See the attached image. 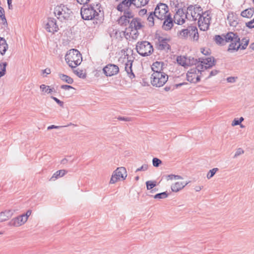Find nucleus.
<instances>
[{"label": "nucleus", "instance_id": "56", "mask_svg": "<svg viewBox=\"0 0 254 254\" xmlns=\"http://www.w3.org/2000/svg\"><path fill=\"white\" fill-rule=\"evenodd\" d=\"M241 124V123L239 122L238 119H235L232 123V126H235L237 125H239Z\"/></svg>", "mask_w": 254, "mask_h": 254}, {"label": "nucleus", "instance_id": "44", "mask_svg": "<svg viewBox=\"0 0 254 254\" xmlns=\"http://www.w3.org/2000/svg\"><path fill=\"white\" fill-rule=\"evenodd\" d=\"M162 163L161 160L157 158H154L152 160V164L154 167H157Z\"/></svg>", "mask_w": 254, "mask_h": 254}, {"label": "nucleus", "instance_id": "20", "mask_svg": "<svg viewBox=\"0 0 254 254\" xmlns=\"http://www.w3.org/2000/svg\"><path fill=\"white\" fill-rule=\"evenodd\" d=\"M157 48L160 50H169L170 48V46L168 44V40L162 37H159Z\"/></svg>", "mask_w": 254, "mask_h": 254}, {"label": "nucleus", "instance_id": "58", "mask_svg": "<svg viewBox=\"0 0 254 254\" xmlns=\"http://www.w3.org/2000/svg\"><path fill=\"white\" fill-rule=\"evenodd\" d=\"M76 1L80 4H87L90 0H76Z\"/></svg>", "mask_w": 254, "mask_h": 254}, {"label": "nucleus", "instance_id": "35", "mask_svg": "<svg viewBox=\"0 0 254 254\" xmlns=\"http://www.w3.org/2000/svg\"><path fill=\"white\" fill-rule=\"evenodd\" d=\"M224 35H222V36H220V35H216L215 37V42L216 43L218 44V45H224L226 44V41H225V40H226V39L225 38V37H224Z\"/></svg>", "mask_w": 254, "mask_h": 254}, {"label": "nucleus", "instance_id": "31", "mask_svg": "<svg viewBox=\"0 0 254 254\" xmlns=\"http://www.w3.org/2000/svg\"><path fill=\"white\" fill-rule=\"evenodd\" d=\"M126 32L127 33V35H128L129 37L132 39H136L139 35L138 30L134 29H130V30L128 31L127 28Z\"/></svg>", "mask_w": 254, "mask_h": 254}, {"label": "nucleus", "instance_id": "6", "mask_svg": "<svg viewBox=\"0 0 254 254\" xmlns=\"http://www.w3.org/2000/svg\"><path fill=\"white\" fill-rule=\"evenodd\" d=\"M137 52L143 57L150 55L153 52L152 45L148 41L138 42L136 45Z\"/></svg>", "mask_w": 254, "mask_h": 254}, {"label": "nucleus", "instance_id": "51", "mask_svg": "<svg viewBox=\"0 0 254 254\" xmlns=\"http://www.w3.org/2000/svg\"><path fill=\"white\" fill-rule=\"evenodd\" d=\"M201 52L205 56L209 55L210 54V50L209 49H201Z\"/></svg>", "mask_w": 254, "mask_h": 254}, {"label": "nucleus", "instance_id": "40", "mask_svg": "<svg viewBox=\"0 0 254 254\" xmlns=\"http://www.w3.org/2000/svg\"><path fill=\"white\" fill-rule=\"evenodd\" d=\"M168 194L166 192H163L161 193H159L156 194H155L153 197L155 199H164L168 197Z\"/></svg>", "mask_w": 254, "mask_h": 254}, {"label": "nucleus", "instance_id": "32", "mask_svg": "<svg viewBox=\"0 0 254 254\" xmlns=\"http://www.w3.org/2000/svg\"><path fill=\"white\" fill-rule=\"evenodd\" d=\"M59 78L63 81L68 83L72 84L73 82V79L70 76L63 73H59Z\"/></svg>", "mask_w": 254, "mask_h": 254}, {"label": "nucleus", "instance_id": "28", "mask_svg": "<svg viewBox=\"0 0 254 254\" xmlns=\"http://www.w3.org/2000/svg\"><path fill=\"white\" fill-rule=\"evenodd\" d=\"M67 173L65 170H60L56 171L50 179V181H54L59 178L62 177L64 176Z\"/></svg>", "mask_w": 254, "mask_h": 254}, {"label": "nucleus", "instance_id": "36", "mask_svg": "<svg viewBox=\"0 0 254 254\" xmlns=\"http://www.w3.org/2000/svg\"><path fill=\"white\" fill-rule=\"evenodd\" d=\"M0 24L2 25V28L7 27L8 24L4 15V11H2V10H0Z\"/></svg>", "mask_w": 254, "mask_h": 254}, {"label": "nucleus", "instance_id": "24", "mask_svg": "<svg viewBox=\"0 0 254 254\" xmlns=\"http://www.w3.org/2000/svg\"><path fill=\"white\" fill-rule=\"evenodd\" d=\"M177 62L180 65L184 67H187L193 64V62L190 63V59H187L184 56H178L177 58Z\"/></svg>", "mask_w": 254, "mask_h": 254}, {"label": "nucleus", "instance_id": "38", "mask_svg": "<svg viewBox=\"0 0 254 254\" xmlns=\"http://www.w3.org/2000/svg\"><path fill=\"white\" fill-rule=\"evenodd\" d=\"M6 66L7 63L6 62L0 63V78L5 74Z\"/></svg>", "mask_w": 254, "mask_h": 254}, {"label": "nucleus", "instance_id": "54", "mask_svg": "<svg viewBox=\"0 0 254 254\" xmlns=\"http://www.w3.org/2000/svg\"><path fill=\"white\" fill-rule=\"evenodd\" d=\"M218 73V70H213L209 72L208 77L210 78L211 76H214V75H216Z\"/></svg>", "mask_w": 254, "mask_h": 254}, {"label": "nucleus", "instance_id": "15", "mask_svg": "<svg viewBox=\"0 0 254 254\" xmlns=\"http://www.w3.org/2000/svg\"><path fill=\"white\" fill-rule=\"evenodd\" d=\"M188 19L187 13H185L182 9H179L174 16V23L178 25H182L185 22V19Z\"/></svg>", "mask_w": 254, "mask_h": 254}, {"label": "nucleus", "instance_id": "23", "mask_svg": "<svg viewBox=\"0 0 254 254\" xmlns=\"http://www.w3.org/2000/svg\"><path fill=\"white\" fill-rule=\"evenodd\" d=\"M132 19L128 28V31L130 30V29H134L137 30L140 29L142 27L140 20L137 18Z\"/></svg>", "mask_w": 254, "mask_h": 254}, {"label": "nucleus", "instance_id": "26", "mask_svg": "<svg viewBox=\"0 0 254 254\" xmlns=\"http://www.w3.org/2000/svg\"><path fill=\"white\" fill-rule=\"evenodd\" d=\"M8 48V45L5 39L0 37V54L3 56Z\"/></svg>", "mask_w": 254, "mask_h": 254}, {"label": "nucleus", "instance_id": "7", "mask_svg": "<svg viewBox=\"0 0 254 254\" xmlns=\"http://www.w3.org/2000/svg\"><path fill=\"white\" fill-rule=\"evenodd\" d=\"M168 75L165 72L152 73L151 76V83L153 86L160 87L167 81Z\"/></svg>", "mask_w": 254, "mask_h": 254}, {"label": "nucleus", "instance_id": "60", "mask_svg": "<svg viewBox=\"0 0 254 254\" xmlns=\"http://www.w3.org/2000/svg\"><path fill=\"white\" fill-rule=\"evenodd\" d=\"M227 80L228 82H234L235 81V79L234 77H229L227 78Z\"/></svg>", "mask_w": 254, "mask_h": 254}, {"label": "nucleus", "instance_id": "21", "mask_svg": "<svg viewBox=\"0 0 254 254\" xmlns=\"http://www.w3.org/2000/svg\"><path fill=\"white\" fill-rule=\"evenodd\" d=\"M162 25V28L166 31L171 30L174 26V20L171 17V14L170 16H167L164 19Z\"/></svg>", "mask_w": 254, "mask_h": 254}, {"label": "nucleus", "instance_id": "30", "mask_svg": "<svg viewBox=\"0 0 254 254\" xmlns=\"http://www.w3.org/2000/svg\"><path fill=\"white\" fill-rule=\"evenodd\" d=\"M40 89L43 94H50L54 91L53 88L45 84H41L40 86Z\"/></svg>", "mask_w": 254, "mask_h": 254}, {"label": "nucleus", "instance_id": "57", "mask_svg": "<svg viewBox=\"0 0 254 254\" xmlns=\"http://www.w3.org/2000/svg\"><path fill=\"white\" fill-rule=\"evenodd\" d=\"M118 120L120 121L129 122L131 121V118L129 117H119L118 118Z\"/></svg>", "mask_w": 254, "mask_h": 254}, {"label": "nucleus", "instance_id": "17", "mask_svg": "<svg viewBox=\"0 0 254 254\" xmlns=\"http://www.w3.org/2000/svg\"><path fill=\"white\" fill-rule=\"evenodd\" d=\"M124 14L118 20V23L121 26H127L130 19L133 18L134 15L132 11L123 12Z\"/></svg>", "mask_w": 254, "mask_h": 254}, {"label": "nucleus", "instance_id": "47", "mask_svg": "<svg viewBox=\"0 0 254 254\" xmlns=\"http://www.w3.org/2000/svg\"><path fill=\"white\" fill-rule=\"evenodd\" d=\"M71 125L75 126L74 124H72V123H70V124H69L67 126H55V125H52V126H49L48 127L47 129L48 130H49V129H53V128H59L62 127H68V126H71Z\"/></svg>", "mask_w": 254, "mask_h": 254}, {"label": "nucleus", "instance_id": "10", "mask_svg": "<svg viewBox=\"0 0 254 254\" xmlns=\"http://www.w3.org/2000/svg\"><path fill=\"white\" fill-rule=\"evenodd\" d=\"M127 177V172L125 167H119L115 170L110 180V184H114L121 179L125 180Z\"/></svg>", "mask_w": 254, "mask_h": 254}, {"label": "nucleus", "instance_id": "43", "mask_svg": "<svg viewBox=\"0 0 254 254\" xmlns=\"http://www.w3.org/2000/svg\"><path fill=\"white\" fill-rule=\"evenodd\" d=\"M189 33V30L188 29H182L180 31L179 34L180 36L183 38H186L188 36Z\"/></svg>", "mask_w": 254, "mask_h": 254}, {"label": "nucleus", "instance_id": "42", "mask_svg": "<svg viewBox=\"0 0 254 254\" xmlns=\"http://www.w3.org/2000/svg\"><path fill=\"white\" fill-rule=\"evenodd\" d=\"M249 40L246 38H244L242 40V43H240V48L242 50H245L246 49L248 44H249Z\"/></svg>", "mask_w": 254, "mask_h": 254}, {"label": "nucleus", "instance_id": "41", "mask_svg": "<svg viewBox=\"0 0 254 254\" xmlns=\"http://www.w3.org/2000/svg\"><path fill=\"white\" fill-rule=\"evenodd\" d=\"M218 171V168H214L209 170L206 175L207 178L208 179H210V178H211Z\"/></svg>", "mask_w": 254, "mask_h": 254}, {"label": "nucleus", "instance_id": "33", "mask_svg": "<svg viewBox=\"0 0 254 254\" xmlns=\"http://www.w3.org/2000/svg\"><path fill=\"white\" fill-rule=\"evenodd\" d=\"M146 189L147 190H151L150 192L153 193L157 191V189L152 190L154 187L156 186V182L155 181H148L146 182Z\"/></svg>", "mask_w": 254, "mask_h": 254}, {"label": "nucleus", "instance_id": "18", "mask_svg": "<svg viewBox=\"0 0 254 254\" xmlns=\"http://www.w3.org/2000/svg\"><path fill=\"white\" fill-rule=\"evenodd\" d=\"M131 4V0H121L117 6V9L120 12L132 11L130 8Z\"/></svg>", "mask_w": 254, "mask_h": 254}, {"label": "nucleus", "instance_id": "62", "mask_svg": "<svg viewBox=\"0 0 254 254\" xmlns=\"http://www.w3.org/2000/svg\"><path fill=\"white\" fill-rule=\"evenodd\" d=\"M8 7L9 9H12V2H8Z\"/></svg>", "mask_w": 254, "mask_h": 254}, {"label": "nucleus", "instance_id": "59", "mask_svg": "<svg viewBox=\"0 0 254 254\" xmlns=\"http://www.w3.org/2000/svg\"><path fill=\"white\" fill-rule=\"evenodd\" d=\"M51 72V69H50V68H47L42 70V73L43 74L46 73L47 75L50 74Z\"/></svg>", "mask_w": 254, "mask_h": 254}, {"label": "nucleus", "instance_id": "1", "mask_svg": "<svg viewBox=\"0 0 254 254\" xmlns=\"http://www.w3.org/2000/svg\"><path fill=\"white\" fill-rule=\"evenodd\" d=\"M199 62L196 67L190 69L187 73L188 81L191 83H197L200 80L201 72L212 67L215 64L214 57H210L205 59H199Z\"/></svg>", "mask_w": 254, "mask_h": 254}, {"label": "nucleus", "instance_id": "27", "mask_svg": "<svg viewBox=\"0 0 254 254\" xmlns=\"http://www.w3.org/2000/svg\"><path fill=\"white\" fill-rule=\"evenodd\" d=\"M163 63L159 62L154 63L151 66V68L153 71L152 73H155L156 72H164L163 71Z\"/></svg>", "mask_w": 254, "mask_h": 254}, {"label": "nucleus", "instance_id": "50", "mask_svg": "<svg viewBox=\"0 0 254 254\" xmlns=\"http://www.w3.org/2000/svg\"><path fill=\"white\" fill-rule=\"evenodd\" d=\"M246 25L248 27L250 28H254V18H253L251 21L246 22Z\"/></svg>", "mask_w": 254, "mask_h": 254}, {"label": "nucleus", "instance_id": "14", "mask_svg": "<svg viewBox=\"0 0 254 254\" xmlns=\"http://www.w3.org/2000/svg\"><path fill=\"white\" fill-rule=\"evenodd\" d=\"M27 221L24 216L21 214L11 219L8 225L11 227H18L23 225Z\"/></svg>", "mask_w": 254, "mask_h": 254}, {"label": "nucleus", "instance_id": "48", "mask_svg": "<svg viewBox=\"0 0 254 254\" xmlns=\"http://www.w3.org/2000/svg\"><path fill=\"white\" fill-rule=\"evenodd\" d=\"M51 98L53 99L58 104H59L60 106L63 107L64 102L63 101H61L59 99L54 96H51Z\"/></svg>", "mask_w": 254, "mask_h": 254}, {"label": "nucleus", "instance_id": "39", "mask_svg": "<svg viewBox=\"0 0 254 254\" xmlns=\"http://www.w3.org/2000/svg\"><path fill=\"white\" fill-rule=\"evenodd\" d=\"M155 16L153 12H150L149 16L147 17V20L149 22V25L153 26L154 25V18Z\"/></svg>", "mask_w": 254, "mask_h": 254}, {"label": "nucleus", "instance_id": "49", "mask_svg": "<svg viewBox=\"0 0 254 254\" xmlns=\"http://www.w3.org/2000/svg\"><path fill=\"white\" fill-rule=\"evenodd\" d=\"M244 153V150L241 148H239L237 150L236 152H235V154L234 155V158H236L238 156L243 154Z\"/></svg>", "mask_w": 254, "mask_h": 254}, {"label": "nucleus", "instance_id": "16", "mask_svg": "<svg viewBox=\"0 0 254 254\" xmlns=\"http://www.w3.org/2000/svg\"><path fill=\"white\" fill-rule=\"evenodd\" d=\"M103 72L107 76H111L118 73L119 68L114 64H108L103 69Z\"/></svg>", "mask_w": 254, "mask_h": 254}, {"label": "nucleus", "instance_id": "64", "mask_svg": "<svg viewBox=\"0 0 254 254\" xmlns=\"http://www.w3.org/2000/svg\"><path fill=\"white\" fill-rule=\"evenodd\" d=\"M251 48H252V49L254 50V43H253V44H251Z\"/></svg>", "mask_w": 254, "mask_h": 254}, {"label": "nucleus", "instance_id": "5", "mask_svg": "<svg viewBox=\"0 0 254 254\" xmlns=\"http://www.w3.org/2000/svg\"><path fill=\"white\" fill-rule=\"evenodd\" d=\"M99 11H100L99 9H95L93 6L86 5L81 8L80 14L83 19L90 20L98 16Z\"/></svg>", "mask_w": 254, "mask_h": 254}, {"label": "nucleus", "instance_id": "37", "mask_svg": "<svg viewBox=\"0 0 254 254\" xmlns=\"http://www.w3.org/2000/svg\"><path fill=\"white\" fill-rule=\"evenodd\" d=\"M73 73L80 78H85L86 77V73L82 69L77 68L73 70Z\"/></svg>", "mask_w": 254, "mask_h": 254}, {"label": "nucleus", "instance_id": "22", "mask_svg": "<svg viewBox=\"0 0 254 254\" xmlns=\"http://www.w3.org/2000/svg\"><path fill=\"white\" fill-rule=\"evenodd\" d=\"M189 182H177L172 184L171 187L173 192H177L184 189Z\"/></svg>", "mask_w": 254, "mask_h": 254}, {"label": "nucleus", "instance_id": "34", "mask_svg": "<svg viewBox=\"0 0 254 254\" xmlns=\"http://www.w3.org/2000/svg\"><path fill=\"white\" fill-rule=\"evenodd\" d=\"M132 4L137 7L145 5L149 0H131Z\"/></svg>", "mask_w": 254, "mask_h": 254}, {"label": "nucleus", "instance_id": "45", "mask_svg": "<svg viewBox=\"0 0 254 254\" xmlns=\"http://www.w3.org/2000/svg\"><path fill=\"white\" fill-rule=\"evenodd\" d=\"M167 180H178V179H182V177L181 176L179 175H169L167 177Z\"/></svg>", "mask_w": 254, "mask_h": 254}, {"label": "nucleus", "instance_id": "9", "mask_svg": "<svg viewBox=\"0 0 254 254\" xmlns=\"http://www.w3.org/2000/svg\"><path fill=\"white\" fill-rule=\"evenodd\" d=\"M186 13L188 19L198 21L199 17H201V14L203 12L200 6L195 5L188 6Z\"/></svg>", "mask_w": 254, "mask_h": 254}, {"label": "nucleus", "instance_id": "19", "mask_svg": "<svg viewBox=\"0 0 254 254\" xmlns=\"http://www.w3.org/2000/svg\"><path fill=\"white\" fill-rule=\"evenodd\" d=\"M14 210L5 209L0 212V223L5 222L8 220L13 216Z\"/></svg>", "mask_w": 254, "mask_h": 254}, {"label": "nucleus", "instance_id": "29", "mask_svg": "<svg viewBox=\"0 0 254 254\" xmlns=\"http://www.w3.org/2000/svg\"><path fill=\"white\" fill-rule=\"evenodd\" d=\"M254 14V9L253 8H249L242 11L241 15L244 17L251 18Z\"/></svg>", "mask_w": 254, "mask_h": 254}, {"label": "nucleus", "instance_id": "12", "mask_svg": "<svg viewBox=\"0 0 254 254\" xmlns=\"http://www.w3.org/2000/svg\"><path fill=\"white\" fill-rule=\"evenodd\" d=\"M211 18L208 11H205L201 14L197 21L198 27L201 30L204 31L208 30Z\"/></svg>", "mask_w": 254, "mask_h": 254}, {"label": "nucleus", "instance_id": "53", "mask_svg": "<svg viewBox=\"0 0 254 254\" xmlns=\"http://www.w3.org/2000/svg\"><path fill=\"white\" fill-rule=\"evenodd\" d=\"M147 13V9H145V8H143V9H140L139 12H138V14L141 16H144L145 14H146Z\"/></svg>", "mask_w": 254, "mask_h": 254}, {"label": "nucleus", "instance_id": "3", "mask_svg": "<svg viewBox=\"0 0 254 254\" xmlns=\"http://www.w3.org/2000/svg\"><path fill=\"white\" fill-rule=\"evenodd\" d=\"M54 13L59 20L64 22L69 18L72 11L66 5L61 4L54 7Z\"/></svg>", "mask_w": 254, "mask_h": 254}, {"label": "nucleus", "instance_id": "25", "mask_svg": "<svg viewBox=\"0 0 254 254\" xmlns=\"http://www.w3.org/2000/svg\"><path fill=\"white\" fill-rule=\"evenodd\" d=\"M227 20L230 26L236 27L238 24V18L233 13H230L227 16Z\"/></svg>", "mask_w": 254, "mask_h": 254}, {"label": "nucleus", "instance_id": "52", "mask_svg": "<svg viewBox=\"0 0 254 254\" xmlns=\"http://www.w3.org/2000/svg\"><path fill=\"white\" fill-rule=\"evenodd\" d=\"M31 210H28L25 213L22 214V215L24 216L25 219L27 221L28 217L31 215Z\"/></svg>", "mask_w": 254, "mask_h": 254}, {"label": "nucleus", "instance_id": "4", "mask_svg": "<svg viewBox=\"0 0 254 254\" xmlns=\"http://www.w3.org/2000/svg\"><path fill=\"white\" fill-rule=\"evenodd\" d=\"M226 43H230L228 51L230 52L238 51L240 48V39L238 35L233 32H228L224 35Z\"/></svg>", "mask_w": 254, "mask_h": 254}, {"label": "nucleus", "instance_id": "8", "mask_svg": "<svg viewBox=\"0 0 254 254\" xmlns=\"http://www.w3.org/2000/svg\"><path fill=\"white\" fill-rule=\"evenodd\" d=\"M153 13L155 17L160 20H163L171 14L168 5L163 3H159L157 5Z\"/></svg>", "mask_w": 254, "mask_h": 254}, {"label": "nucleus", "instance_id": "2", "mask_svg": "<svg viewBox=\"0 0 254 254\" xmlns=\"http://www.w3.org/2000/svg\"><path fill=\"white\" fill-rule=\"evenodd\" d=\"M65 60L69 66L74 69L80 64L82 58L77 50L70 49L65 55Z\"/></svg>", "mask_w": 254, "mask_h": 254}, {"label": "nucleus", "instance_id": "11", "mask_svg": "<svg viewBox=\"0 0 254 254\" xmlns=\"http://www.w3.org/2000/svg\"><path fill=\"white\" fill-rule=\"evenodd\" d=\"M134 61V58L132 55L126 54L123 58V62L125 63V70L126 71L127 76L132 79L135 77V75L132 70V63Z\"/></svg>", "mask_w": 254, "mask_h": 254}, {"label": "nucleus", "instance_id": "55", "mask_svg": "<svg viewBox=\"0 0 254 254\" xmlns=\"http://www.w3.org/2000/svg\"><path fill=\"white\" fill-rule=\"evenodd\" d=\"M61 88L64 90H69L70 89H74V88L70 85H63L61 86Z\"/></svg>", "mask_w": 254, "mask_h": 254}, {"label": "nucleus", "instance_id": "61", "mask_svg": "<svg viewBox=\"0 0 254 254\" xmlns=\"http://www.w3.org/2000/svg\"><path fill=\"white\" fill-rule=\"evenodd\" d=\"M195 190L196 191H199L202 189V187L200 186H196L195 188Z\"/></svg>", "mask_w": 254, "mask_h": 254}, {"label": "nucleus", "instance_id": "46", "mask_svg": "<svg viewBox=\"0 0 254 254\" xmlns=\"http://www.w3.org/2000/svg\"><path fill=\"white\" fill-rule=\"evenodd\" d=\"M148 166L147 164H143L140 167L137 168L136 170V172H139V171H145L148 169Z\"/></svg>", "mask_w": 254, "mask_h": 254}, {"label": "nucleus", "instance_id": "63", "mask_svg": "<svg viewBox=\"0 0 254 254\" xmlns=\"http://www.w3.org/2000/svg\"><path fill=\"white\" fill-rule=\"evenodd\" d=\"M238 120H239V122L241 123L244 121V118L243 117H241Z\"/></svg>", "mask_w": 254, "mask_h": 254}, {"label": "nucleus", "instance_id": "13", "mask_svg": "<svg viewBox=\"0 0 254 254\" xmlns=\"http://www.w3.org/2000/svg\"><path fill=\"white\" fill-rule=\"evenodd\" d=\"M45 28L49 33H54L59 30L57 20L53 17H49L45 24Z\"/></svg>", "mask_w": 254, "mask_h": 254}]
</instances>
